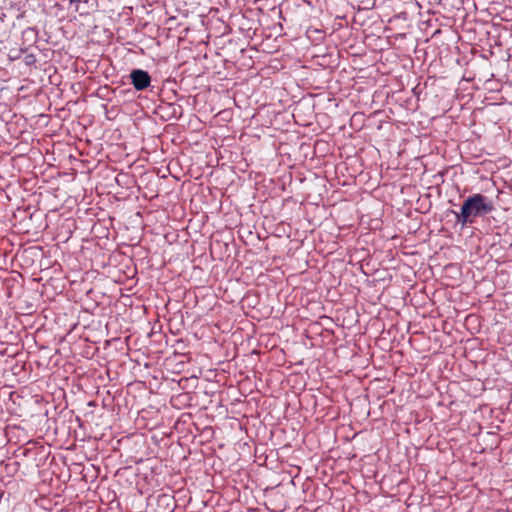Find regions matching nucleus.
<instances>
[{
	"mask_svg": "<svg viewBox=\"0 0 512 512\" xmlns=\"http://www.w3.org/2000/svg\"><path fill=\"white\" fill-rule=\"evenodd\" d=\"M493 210L492 202L482 194L469 196L457 214V221L462 225L471 224L475 218L484 216Z\"/></svg>",
	"mask_w": 512,
	"mask_h": 512,
	"instance_id": "nucleus-1",
	"label": "nucleus"
},
{
	"mask_svg": "<svg viewBox=\"0 0 512 512\" xmlns=\"http://www.w3.org/2000/svg\"><path fill=\"white\" fill-rule=\"evenodd\" d=\"M130 77L134 88L139 91L146 89L151 83L149 74L141 69L133 70Z\"/></svg>",
	"mask_w": 512,
	"mask_h": 512,
	"instance_id": "nucleus-2",
	"label": "nucleus"
}]
</instances>
